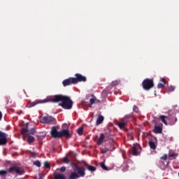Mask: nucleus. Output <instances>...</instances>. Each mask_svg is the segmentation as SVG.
I'll return each instance as SVG.
<instances>
[{
  "label": "nucleus",
  "mask_w": 179,
  "mask_h": 179,
  "mask_svg": "<svg viewBox=\"0 0 179 179\" xmlns=\"http://www.w3.org/2000/svg\"><path fill=\"white\" fill-rule=\"evenodd\" d=\"M59 101H61V103H59ZM44 103H59V106L64 110H71L73 105V102L71 100L69 96L57 94L48 96L45 99H36L33 102H30V107H34L37 106V104H43Z\"/></svg>",
  "instance_id": "obj_1"
},
{
  "label": "nucleus",
  "mask_w": 179,
  "mask_h": 179,
  "mask_svg": "<svg viewBox=\"0 0 179 179\" xmlns=\"http://www.w3.org/2000/svg\"><path fill=\"white\" fill-rule=\"evenodd\" d=\"M86 169L83 166L80 167L78 166H75L74 172H71L70 176H69V179H78L80 178V177H85L86 175Z\"/></svg>",
  "instance_id": "obj_2"
},
{
  "label": "nucleus",
  "mask_w": 179,
  "mask_h": 179,
  "mask_svg": "<svg viewBox=\"0 0 179 179\" xmlns=\"http://www.w3.org/2000/svg\"><path fill=\"white\" fill-rule=\"evenodd\" d=\"M143 89L144 90H150L152 87H155V83L153 79L145 78L142 83Z\"/></svg>",
  "instance_id": "obj_3"
},
{
  "label": "nucleus",
  "mask_w": 179,
  "mask_h": 179,
  "mask_svg": "<svg viewBox=\"0 0 179 179\" xmlns=\"http://www.w3.org/2000/svg\"><path fill=\"white\" fill-rule=\"evenodd\" d=\"M29 127V123H27L24 125L22 128L21 132L22 134L24 136H31V135H34L36 134V129L34 128L31 129L29 130L27 128Z\"/></svg>",
  "instance_id": "obj_4"
},
{
  "label": "nucleus",
  "mask_w": 179,
  "mask_h": 179,
  "mask_svg": "<svg viewBox=\"0 0 179 179\" xmlns=\"http://www.w3.org/2000/svg\"><path fill=\"white\" fill-rule=\"evenodd\" d=\"M7 171L8 173H10L11 174H18L19 176H22L23 174H24V171L23 170H20V168H18L17 166H13L11 167H10Z\"/></svg>",
  "instance_id": "obj_5"
},
{
  "label": "nucleus",
  "mask_w": 179,
  "mask_h": 179,
  "mask_svg": "<svg viewBox=\"0 0 179 179\" xmlns=\"http://www.w3.org/2000/svg\"><path fill=\"white\" fill-rule=\"evenodd\" d=\"M50 135L52 138H54L55 139H61L62 138L61 131H58V129H57V127L55 126H53L51 128Z\"/></svg>",
  "instance_id": "obj_6"
},
{
  "label": "nucleus",
  "mask_w": 179,
  "mask_h": 179,
  "mask_svg": "<svg viewBox=\"0 0 179 179\" xmlns=\"http://www.w3.org/2000/svg\"><path fill=\"white\" fill-rule=\"evenodd\" d=\"M8 143V134L0 131V146H5Z\"/></svg>",
  "instance_id": "obj_7"
},
{
  "label": "nucleus",
  "mask_w": 179,
  "mask_h": 179,
  "mask_svg": "<svg viewBox=\"0 0 179 179\" xmlns=\"http://www.w3.org/2000/svg\"><path fill=\"white\" fill-rule=\"evenodd\" d=\"M75 77H73V79L74 80V83L76 85L77 83H79V82H86L87 78L86 77L83 76L80 73H76L74 75Z\"/></svg>",
  "instance_id": "obj_8"
},
{
  "label": "nucleus",
  "mask_w": 179,
  "mask_h": 179,
  "mask_svg": "<svg viewBox=\"0 0 179 179\" xmlns=\"http://www.w3.org/2000/svg\"><path fill=\"white\" fill-rule=\"evenodd\" d=\"M129 120V115L124 116L120 122L117 123V125L120 129H124L125 128V125L128 124V121Z\"/></svg>",
  "instance_id": "obj_9"
},
{
  "label": "nucleus",
  "mask_w": 179,
  "mask_h": 179,
  "mask_svg": "<svg viewBox=\"0 0 179 179\" xmlns=\"http://www.w3.org/2000/svg\"><path fill=\"white\" fill-rule=\"evenodd\" d=\"M54 121H55V118L52 116H44L41 120L42 124H52Z\"/></svg>",
  "instance_id": "obj_10"
},
{
  "label": "nucleus",
  "mask_w": 179,
  "mask_h": 179,
  "mask_svg": "<svg viewBox=\"0 0 179 179\" xmlns=\"http://www.w3.org/2000/svg\"><path fill=\"white\" fill-rule=\"evenodd\" d=\"M62 85L64 87H66V86H71V85H76L75 81L73 80V77H70L63 80Z\"/></svg>",
  "instance_id": "obj_11"
},
{
  "label": "nucleus",
  "mask_w": 179,
  "mask_h": 179,
  "mask_svg": "<svg viewBox=\"0 0 179 179\" xmlns=\"http://www.w3.org/2000/svg\"><path fill=\"white\" fill-rule=\"evenodd\" d=\"M61 134H62V136H65L66 139H69L72 138V134H71V131H69V129H63L61 131Z\"/></svg>",
  "instance_id": "obj_12"
},
{
  "label": "nucleus",
  "mask_w": 179,
  "mask_h": 179,
  "mask_svg": "<svg viewBox=\"0 0 179 179\" xmlns=\"http://www.w3.org/2000/svg\"><path fill=\"white\" fill-rule=\"evenodd\" d=\"M138 144H134L131 148V155L133 156H138L139 152H138Z\"/></svg>",
  "instance_id": "obj_13"
},
{
  "label": "nucleus",
  "mask_w": 179,
  "mask_h": 179,
  "mask_svg": "<svg viewBox=\"0 0 179 179\" xmlns=\"http://www.w3.org/2000/svg\"><path fill=\"white\" fill-rule=\"evenodd\" d=\"M105 139H107V137L104 136V134H101L99 139L96 141L97 145H101L103 143V141Z\"/></svg>",
  "instance_id": "obj_14"
},
{
  "label": "nucleus",
  "mask_w": 179,
  "mask_h": 179,
  "mask_svg": "<svg viewBox=\"0 0 179 179\" xmlns=\"http://www.w3.org/2000/svg\"><path fill=\"white\" fill-rule=\"evenodd\" d=\"M155 134H162L163 132V127L160 126H155L154 128Z\"/></svg>",
  "instance_id": "obj_15"
},
{
  "label": "nucleus",
  "mask_w": 179,
  "mask_h": 179,
  "mask_svg": "<svg viewBox=\"0 0 179 179\" xmlns=\"http://www.w3.org/2000/svg\"><path fill=\"white\" fill-rule=\"evenodd\" d=\"M104 121V117L103 115H99L96 119V125H100V124H102V122Z\"/></svg>",
  "instance_id": "obj_16"
},
{
  "label": "nucleus",
  "mask_w": 179,
  "mask_h": 179,
  "mask_svg": "<svg viewBox=\"0 0 179 179\" xmlns=\"http://www.w3.org/2000/svg\"><path fill=\"white\" fill-rule=\"evenodd\" d=\"M85 167H86V169L89 170V171H96V170L95 166L90 165L88 164H85Z\"/></svg>",
  "instance_id": "obj_17"
},
{
  "label": "nucleus",
  "mask_w": 179,
  "mask_h": 179,
  "mask_svg": "<svg viewBox=\"0 0 179 179\" xmlns=\"http://www.w3.org/2000/svg\"><path fill=\"white\" fill-rule=\"evenodd\" d=\"M148 145L150 149H152V150H156V148L157 147V145H156V143H154L153 141H150L148 142Z\"/></svg>",
  "instance_id": "obj_18"
},
{
  "label": "nucleus",
  "mask_w": 179,
  "mask_h": 179,
  "mask_svg": "<svg viewBox=\"0 0 179 179\" xmlns=\"http://www.w3.org/2000/svg\"><path fill=\"white\" fill-rule=\"evenodd\" d=\"M159 120H161L162 122L165 125H167V121L166 120H169V117L166 115L159 116Z\"/></svg>",
  "instance_id": "obj_19"
},
{
  "label": "nucleus",
  "mask_w": 179,
  "mask_h": 179,
  "mask_svg": "<svg viewBox=\"0 0 179 179\" xmlns=\"http://www.w3.org/2000/svg\"><path fill=\"white\" fill-rule=\"evenodd\" d=\"M54 179H66V178L64 175L58 173L54 176Z\"/></svg>",
  "instance_id": "obj_20"
},
{
  "label": "nucleus",
  "mask_w": 179,
  "mask_h": 179,
  "mask_svg": "<svg viewBox=\"0 0 179 179\" xmlns=\"http://www.w3.org/2000/svg\"><path fill=\"white\" fill-rule=\"evenodd\" d=\"M28 143H33L34 142V137L33 136H27Z\"/></svg>",
  "instance_id": "obj_21"
},
{
  "label": "nucleus",
  "mask_w": 179,
  "mask_h": 179,
  "mask_svg": "<svg viewBox=\"0 0 179 179\" xmlns=\"http://www.w3.org/2000/svg\"><path fill=\"white\" fill-rule=\"evenodd\" d=\"M99 164L103 170H106V171H108V168L106 166L104 162H101Z\"/></svg>",
  "instance_id": "obj_22"
},
{
  "label": "nucleus",
  "mask_w": 179,
  "mask_h": 179,
  "mask_svg": "<svg viewBox=\"0 0 179 179\" xmlns=\"http://www.w3.org/2000/svg\"><path fill=\"white\" fill-rule=\"evenodd\" d=\"M77 134H78L80 136L83 135V127H79L77 129Z\"/></svg>",
  "instance_id": "obj_23"
},
{
  "label": "nucleus",
  "mask_w": 179,
  "mask_h": 179,
  "mask_svg": "<svg viewBox=\"0 0 179 179\" xmlns=\"http://www.w3.org/2000/svg\"><path fill=\"white\" fill-rule=\"evenodd\" d=\"M34 165L36 166V167H41V162H40L38 160L34 161Z\"/></svg>",
  "instance_id": "obj_24"
},
{
  "label": "nucleus",
  "mask_w": 179,
  "mask_h": 179,
  "mask_svg": "<svg viewBox=\"0 0 179 179\" xmlns=\"http://www.w3.org/2000/svg\"><path fill=\"white\" fill-rule=\"evenodd\" d=\"M44 167L45 169H51V165H50V163L47 161L44 162Z\"/></svg>",
  "instance_id": "obj_25"
},
{
  "label": "nucleus",
  "mask_w": 179,
  "mask_h": 179,
  "mask_svg": "<svg viewBox=\"0 0 179 179\" xmlns=\"http://www.w3.org/2000/svg\"><path fill=\"white\" fill-rule=\"evenodd\" d=\"M164 86H166V84L159 83H158V85H157V88H158V89H163V87H164Z\"/></svg>",
  "instance_id": "obj_26"
},
{
  "label": "nucleus",
  "mask_w": 179,
  "mask_h": 179,
  "mask_svg": "<svg viewBox=\"0 0 179 179\" xmlns=\"http://www.w3.org/2000/svg\"><path fill=\"white\" fill-rule=\"evenodd\" d=\"M8 174V171L1 170L0 171V176H6Z\"/></svg>",
  "instance_id": "obj_27"
},
{
  "label": "nucleus",
  "mask_w": 179,
  "mask_h": 179,
  "mask_svg": "<svg viewBox=\"0 0 179 179\" xmlns=\"http://www.w3.org/2000/svg\"><path fill=\"white\" fill-rule=\"evenodd\" d=\"M133 110H134V113H139V108H138V106H136L135 105L133 107Z\"/></svg>",
  "instance_id": "obj_28"
},
{
  "label": "nucleus",
  "mask_w": 179,
  "mask_h": 179,
  "mask_svg": "<svg viewBox=\"0 0 179 179\" xmlns=\"http://www.w3.org/2000/svg\"><path fill=\"white\" fill-rule=\"evenodd\" d=\"M96 100H97L96 98H92L90 99V104H94L96 103Z\"/></svg>",
  "instance_id": "obj_29"
},
{
  "label": "nucleus",
  "mask_w": 179,
  "mask_h": 179,
  "mask_svg": "<svg viewBox=\"0 0 179 179\" xmlns=\"http://www.w3.org/2000/svg\"><path fill=\"white\" fill-rule=\"evenodd\" d=\"M169 92H174V90H176V87H174L173 86H170L168 88Z\"/></svg>",
  "instance_id": "obj_30"
},
{
  "label": "nucleus",
  "mask_w": 179,
  "mask_h": 179,
  "mask_svg": "<svg viewBox=\"0 0 179 179\" xmlns=\"http://www.w3.org/2000/svg\"><path fill=\"white\" fill-rule=\"evenodd\" d=\"M110 150L108 148H103L101 150V153L104 154V153H107V152H109Z\"/></svg>",
  "instance_id": "obj_31"
},
{
  "label": "nucleus",
  "mask_w": 179,
  "mask_h": 179,
  "mask_svg": "<svg viewBox=\"0 0 179 179\" xmlns=\"http://www.w3.org/2000/svg\"><path fill=\"white\" fill-rule=\"evenodd\" d=\"M59 170L62 171V173H65V171H66V167L62 166Z\"/></svg>",
  "instance_id": "obj_32"
},
{
  "label": "nucleus",
  "mask_w": 179,
  "mask_h": 179,
  "mask_svg": "<svg viewBox=\"0 0 179 179\" xmlns=\"http://www.w3.org/2000/svg\"><path fill=\"white\" fill-rule=\"evenodd\" d=\"M63 162L64 163H69V159L68 158V157H64Z\"/></svg>",
  "instance_id": "obj_33"
},
{
  "label": "nucleus",
  "mask_w": 179,
  "mask_h": 179,
  "mask_svg": "<svg viewBox=\"0 0 179 179\" xmlns=\"http://www.w3.org/2000/svg\"><path fill=\"white\" fill-rule=\"evenodd\" d=\"M162 160H167V155L164 154L162 157H161Z\"/></svg>",
  "instance_id": "obj_34"
},
{
  "label": "nucleus",
  "mask_w": 179,
  "mask_h": 179,
  "mask_svg": "<svg viewBox=\"0 0 179 179\" xmlns=\"http://www.w3.org/2000/svg\"><path fill=\"white\" fill-rule=\"evenodd\" d=\"M175 156H177V154H176L174 152L169 153V157H175Z\"/></svg>",
  "instance_id": "obj_35"
},
{
  "label": "nucleus",
  "mask_w": 179,
  "mask_h": 179,
  "mask_svg": "<svg viewBox=\"0 0 179 179\" xmlns=\"http://www.w3.org/2000/svg\"><path fill=\"white\" fill-rule=\"evenodd\" d=\"M160 82H162V83H164V85H166V79L162 78H160Z\"/></svg>",
  "instance_id": "obj_36"
},
{
  "label": "nucleus",
  "mask_w": 179,
  "mask_h": 179,
  "mask_svg": "<svg viewBox=\"0 0 179 179\" xmlns=\"http://www.w3.org/2000/svg\"><path fill=\"white\" fill-rule=\"evenodd\" d=\"M31 157H36V156H37V154L36 152H31Z\"/></svg>",
  "instance_id": "obj_37"
},
{
  "label": "nucleus",
  "mask_w": 179,
  "mask_h": 179,
  "mask_svg": "<svg viewBox=\"0 0 179 179\" xmlns=\"http://www.w3.org/2000/svg\"><path fill=\"white\" fill-rule=\"evenodd\" d=\"M2 120V112H0V121Z\"/></svg>",
  "instance_id": "obj_38"
},
{
  "label": "nucleus",
  "mask_w": 179,
  "mask_h": 179,
  "mask_svg": "<svg viewBox=\"0 0 179 179\" xmlns=\"http://www.w3.org/2000/svg\"><path fill=\"white\" fill-rule=\"evenodd\" d=\"M159 163H160V164H164V162H160Z\"/></svg>",
  "instance_id": "obj_39"
},
{
  "label": "nucleus",
  "mask_w": 179,
  "mask_h": 179,
  "mask_svg": "<svg viewBox=\"0 0 179 179\" xmlns=\"http://www.w3.org/2000/svg\"><path fill=\"white\" fill-rule=\"evenodd\" d=\"M53 151L55 152V148H53Z\"/></svg>",
  "instance_id": "obj_40"
}]
</instances>
